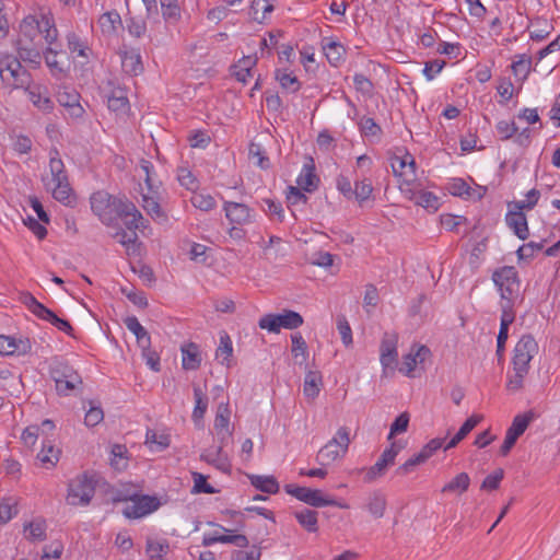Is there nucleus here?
<instances>
[{
    "mask_svg": "<svg viewBox=\"0 0 560 560\" xmlns=\"http://www.w3.org/2000/svg\"><path fill=\"white\" fill-rule=\"evenodd\" d=\"M538 343L532 335L521 337L514 348L513 374L506 383L508 390L515 393L523 388L524 378L530 370V361L538 353Z\"/></svg>",
    "mask_w": 560,
    "mask_h": 560,
    "instance_id": "nucleus-1",
    "label": "nucleus"
},
{
    "mask_svg": "<svg viewBox=\"0 0 560 560\" xmlns=\"http://www.w3.org/2000/svg\"><path fill=\"white\" fill-rule=\"evenodd\" d=\"M501 296V312L514 313V304L520 295L521 281L513 266H503L493 271L491 277Z\"/></svg>",
    "mask_w": 560,
    "mask_h": 560,
    "instance_id": "nucleus-2",
    "label": "nucleus"
},
{
    "mask_svg": "<svg viewBox=\"0 0 560 560\" xmlns=\"http://www.w3.org/2000/svg\"><path fill=\"white\" fill-rule=\"evenodd\" d=\"M127 199L113 197L106 191H96L92 194L90 198L91 209L95 215L104 223L105 225H113L118 219V213L124 212L125 209H131L130 206L126 205Z\"/></svg>",
    "mask_w": 560,
    "mask_h": 560,
    "instance_id": "nucleus-3",
    "label": "nucleus"
},
{
    "mask_svg": "<svg viewBox=\"0 0 560 560\" xmlns=\"http://www.w3.org/2000/svg\"><path fill=\"white\" fill-rule=\"evenodd\" d=\"M49 170L51 174L52 187H50V189L52 197L59 202L69 205L72 199V189L68 180V175L66 173L63 162L60 159L57 149H52L50 151ZM46 186L49 188L50 183L46 184Z\"/></svg>",
    "mask_w": 560,
    "mask_h": 560,
    "instance_id": "nucleus-4",
    "label": "nucleus"
},
{
    "mask_svg": "<svg viewBox=\"0 0 560 560\" xmlns=\"http://www.w3.org/2000/svg\"><path fill=\"white\" fill-rule=\"evenodd\" d=\"M49 375L56 384L57 393L62 396H69L83 384L79 373L62 360L56 359L50 363Z\"/></svg>",
    "mask_w": 560,
    "mask_h": 560,
    "instance_id": "nucleus-5",
    "label": "nucleus"
},
{
    "mask_svg": "<svg viewBox=\"0 0 560 560\" xmlns=\"http://www.w3.org/2000/svg\"><path fill=\"white\" fill-rule=\"evenodd\" d=\"M349 435L350 431L347 427L339 428L334 438L318 451L316 462L322 467H326L343 458L351 442Z\"/></svg>",
    "mask_w": 560,
    "mask_h": 560,
    "instance_id": "nucleus-6",
    "label": "nucleus"
},
{
    "mask_svg": "<svg viewBox=\"0 0 560 560\" xmlns=\"http://www.w3.org/2000/svg\"><path fill=\"white\" fill-rule=\"evenodd\" d=\"M0 77L3 83L15 89H25L31 84V74L21 65L20 59L12 55L0 58Z\"/></svg>",
    "mask_w": 560,
    "mask_h": 560,
    "instance_id": "nucleus-7",
    "label": "nucleus"
},
{
    "mask_svg": "<svg viewBox=\"0 0 560 560\" xmlns=\"http://www.w3.org/2000/svg\"><path fill=\"white\" fill-rule=\"evenodd\" d=\"M19 300L38 318L47 320L59 330L69 336H73V328L71 324L67 319L58 317L52 311L38 302L30 292H21Z\"/></svg>",
    "mask_w": 560,
    "mask_h": 560,
    "instance_id": "nucleus-8",
    "label": "nucleus"
},
{
    "mask_svg": "<svg viewBox=\"0 0 560 560\" xmlns=\"http://www.w3.org/2000/svg\"><path fill=\"white\" fill-rule=\"evenodd\" d=\"M94 481L84 474L69 482L66 500L70 505H88L94 497Z\"/></svg>",
    "mask_w": 560,
    "mask_h": 560,
    "instance_id": "nucleus-9",
    "label": "nucleus"
},
{
    "mask_svg": "<svg viewBox=\"0 0 560 560\" xmlns=\"http://www.w3.org/2000/svg\"><path fill=\"white\" fill-rule=\"evenodd\" d=\"M284 490L288 494H291L295 497L298 500L315 506V508H323V506H338L340 509H347L348 505L343 503H339L335 501L334 499H327L323 497V493L320 490L317 489H311L307 487H300L296 485H285Z\"/></svg>",
    "mask_w": 560,
    "mask_h": 560,
    "instance_id": "nucleus-10",
    "label": "nucleus"
},
{
    "mask_svg": "<svg viewBox=\"0 0 560 560\" xmlns=\"http://www.w3.org/2000/svg\"><path fill=\"white\" fill-rule=\"evenodd\" d=\"M303 324V317L294 311L285 310L282 314H267L259 319V327L270 332H279L281 328L295 329Z\"/></svg>",
    "mask_w": 560,
    "mask_h": 560,
    "instance_id": "nucleus-11",
    "label": "nucleus"
},
{
    "mask_svg": "<svg viewBox=\"0 0 560 560\" xmlns=\"http://www.w3.org/2000/svg\"><path fill=\"white\" fill-rule=\"evenodd\" d=\"M534 419V413L532 411L517 415L508 429L503 444L500 447V454L502 456H506L512 447L515 445L517 439L525 432L532 420Z\"/></svg>",
    "mask_w": 560,
    "mask_h": 560,
    "instance_id": "nucleus-12",
    "label": "nucleus"
},
{
    "mask_svg": "<svg viewBox=\"0 0 560 560\" xmlns=\"http://www.w3.org/2000/svg\"><path fill=\"white\" fill-rule=\"evenodd\" d=\"M231 410L228 404L221 402L218 406L213 429L218 438L219 443L228 444L232 436V430L230 428Z\"/></svg>",
    "mask_w": 560,
    "mask_h": 560,
    "instance_id": "nucleus-13",
    "label": "nucleus"
},
{
    "mask_svg": "<svg viewBox=\"0 0 560 560\" xmlns=\"http://www.w3.org/2000/svg\"><path fill=\"white\" fill-rule=\"evenodd\" d=\"M159 505V501L153 497H136L132 499V504L124 510V515L128 518H140L155 511Z\"/></svg>",
    "mask_w": 560,
    "mask_h": 560,
    "instance_id": "nucleus-14",
    "label": "nucleus"
},
{
    "mask_svg": "<svg viewBox=\"0 0 560 560\" xmlns=\"http://www.w3.org/2000/svg\"><path fill=\"white\" fill-rule=\"evenodd\" d=\"M397 342L396 334L385 332L381 342V364L384 369L393 368L397 363Z\"/></svg>",
    "mask_w": 560,
    "mask_h": 560,
    "instance_id": "nucleus-15",
    "label": "nucleus"
},
{
    "mask_svg": "<svg viewBox=\"0 0 560 560\" xmlns=\"http://www.w3.org/2000/svg\"><path fill=\"white\" fill-rule=\"evenodd\" d=\"M225 217L232 223L247 224L252 222V209L245 203L224 201Z\"/></svg>",
    "mask_w": 560,
    "mask_h": 560,
    "instance_id": "nucleus-16",
    "label": "nucleus"
},
{
    "mask_svg": "<svg viewBox=\"0 0 560 560\" xmlns=\"http://www.w3.org/2000/svg\"><path fill=\"white\" fill-rule=\"evenodd\" d=\"M57 101L65 107L71 118H81L84 109L80 104V95L75 91L62 90L57 94Z\"/></svg>",
    "mask_w": 560,
    "mask_h": 560,
    "instance_id": "nucleus-17",
    "label": "nucleus"
},
{
    "mask_svg": "<svg viewBox=\"0 0 560 560\" xmlns=\"http://www.w3.org/2000/svg\"><path fill=\"white\" fill-rule=\"evenodd\" d=\"M28 94L30 101L33 103L35 107H37L43 113H50L54 109V102L48 96L46 88L40 85L31 84L25 88Z\"/></svg>",
    "mask_w": 560,
    "mask_h": 560,
    "instance_id": "nucleus-18",
    "label": "nucleus"
},
{
    "mask_svg": "<svg viewBox=\"0 0 560 560\" xmlns=\"http://www.w3.org/2000/svg\"><path fill=\"white\" fill-rule=\"evenodd\" d=\"M60 450L55 447L48 439H43L42 450L37 454L36 459L39 465L46 469H50L59 462Z\"/></svg>",
    "mask_w": 560,
    "mask_h": 560,
    "instance_id": "nucleus-19",
    "label": "nucleus"
},
{
    "mask_svg": "<svg viewBox=\"0 0 560 560\" xmlns=\"http://www.w3.org/2000/svg\"><path fill=\"white\" fill-rule=\"evenodd\" d=\"M505 222L520 240L524 241L529 236L527 220L522 211L510 210L505 215Z\"/></svg>",
    "mask_w": 560,
    "mask_h": 560,
    "instance_id": "nucleus-20",
    "label": "nucleus"
},
{
    "mask_svg": "<svg viewBox=\"0 0 560 560\" xmlns=\"http://www.w3.org/2000/svg\"><path fill=\"white\" fill-rule=\"evenodd\" d=\"M392 168L396 176L406 177V180H410L416 175V163L409 154L394 156L392 159Z\"/></svg>",
    "mask_w": 560,
    "mask_h": 560,
    "instance_id": "nucleus-21",
    "label": "nucleus"
},
{
    "mask_svg": "<svg viewBox=\"0 0 560 560\" xmlns=\"http://www.w3.org/2000/svg\"><path fill=\"white\" fill-rule=\"evenodd\" d=\"M322 47L328 62L332 67H338L345 60L346 48L339 42L332 38H324Z\"/></svg>",
    "mask_w": 560,
    "mask_h": 560,
    "instance_id": "nucleus-22",
    "label": "nucleus"
},
{
    "mask_svg": "<svg viewBox=\"0 0 560 560\" xmlns=\"http://www.w3.org/2000/svg\"><path fill=\"white\" fill-rule=\"evenodd\" d=\"M18 59L28 63L33 68L40 66L42 55L37 44H21L16 43Z\"/></svg>",
    "mask_w": 560,
    "mask_h": 560,
    "instance_id": "nucleus-23",
    "label": "nucleus"
},
{
    "mask_svg": "<svg viewBox=\"0 0 560 560\" xmlns=\"http://www.w3.org/2000/svg\"><path fill=\"white\" fill-rule=\"evenodd\" d=\"M121 68L130 75H138L143 71L140 52L136 49L124 50L120 54Z\"/></svg>",
    "mask_w": 560,
    "mask_h": 560,
    "instance_id": "nucleus-24",
    "label": "nucleus"
},
{
    "mask_svg": "<svg viewBox=\"0 0 560 560\" xmlns=\"http://www.w3.org/2000/svg\"><path fill=\"white\" fill-rule=\"evenodd\" d=\"M38 23L37 18L28 15L20 24V36L16 43L21 44H36L35 39L38 37Z\"/></svg>",
    "mask_w": 560,
    "mask_h": 560,
    "instance_id": "nucleus-25",
    "label": "nucleus"
},
{
    "mask_svg": "<svg viewBox=\"0 0 560 560\" xmlns=\"http://www.w3.org/2000/svg\"><path fill=\"white\" fill-rule=\"evenodd\" d=\"M319 183L318 176L315 174V166L313 160L310 164H305L301 174L296 179L298 186L307 192H312L317 189Z\"/></svg>",
    "mask_w": 560,
    "mask_h": 560,
    "instance_id": "nucleus-26",
    "label": "nucleus"
},
{
    "mask_svg": "<svg viewBox=\"0 0 560 560\" xmlns=\"http://www.w3.org/2000/svg\"><path fill=\"white\" fill-rule=\"evenodd\" d=\"M182 364L183 369L194 371L199 369L201 364V357L199 352V348L196 343L189 342L187 345L182 346Z\"/></svg>",
    "mask_w": 560,
    "mask_h": 560,
    "instance_id": "nucleus-27",
    "label": "nucleus"
},
{
    "mask_svg": "<svg viewBox=\"0 0 560 560\" xmlns=\"http://www.w3.org/2000/svg\"><path fill=\"white\" fill-rule=\"evenodd\" d=\"M126 205L133 208V210H131V209L127 210L124 208V212L118 213V218L124 220L126 228L132 232H135V230L144 228V219H143L141 212L128 199L126 200Z\"/></svg>",
    "mask_w": 560,
    "mask_h": 560,
    "instance_id": "nucleus-28",
    "label": "nucleus"
},
{
    "mask_svg": "<svg viewBox=\"0 0 560 560\" xmlns=\"http://www.w3.org/2000/svg\"><path fill=\"white\" fill-rule=\"evenodd\" d=\"M121 25V18L115 10L103 13L98 19V26L103 35L112 36L116 34Z\"/></svg>",
    "mask_w": 560,
    "mask_h": 560,
    "instance_id": "nucleus-29",
    "label": "nucleus"
},
{
    "mask_svg": "<svg viewBox=\"0 0 560 560\" xmlns=\"http://www.w3.org/2000/svg\"><path fill=\"white\" fill-rule=\"evenodd\" d=\"M515 319V313L503 312L501 314L500 330L497 338V354L499 358L503 357L505 342L509 337V327Z\"/></svg>",
    "mask_w": 560,
    "mask_h": 560,
    "instance_id": "nucleus-30",
    "label": "nucleus"
},
{
    "mask_svg": "<svg viewBox=\"0 0 560 560\" xmlns=\"http://www.w3.org/2000/svg\"><path fill=\"white\" fill-rule=\"evenodd\" d=\"M273 10V0H253L249 15L255 22L262 23Z\"/></svg>",
    "mask_w": 560,
    "mask_h": 560,
    "instance_id": "nucleus-31",
    "label": "nucleus"
},
{
    "mask_svg": "<svg viewBox=\"0 0 560 560\" xmlns=\"http://www.w3.org/2000/svg\"><path fill=\"white\" fill-rule=\"evenodd\" d=\"M481 415H472L469 417L463 425L459 428L458 432L453 436V439L445 445L444 450H451L455 447L462 440H464L474 429L475 427L482 420Z\"/></svg>",
    "mask_w": 560,
    "mask_h": 560,
    "instance_id": "nucleus-32",
    "label": "nucleus"
},
{
    "mask_svg": "<svg viewBox=\"0 0 560 560\" xmlns=\"http://www.w3.org/2000/svg\"><path fill=\"white\" fill-rule=\"evenodd\" d=\"M409 199L428 210L436 211L439 209V198L431 191L423 189L411 191Z\"/></svg>",
    "mask_w": 560,
    "mask_h": 560,
    "instance_id": "nucleus-33",
    "label": "nucleus"
},
{
    "mask_svg": "<svg viewBox=\"0 0 560 560\" xmlns=\"http://www.w3.org/2000/svg\"><path fill=\"white\" fill-rule=\"evenodd\" d=\"M38 23V33L43 35L45 42L48 45H54L58 37V31L55 27V23L52 18L47 14H40V18L37 19Z\"/></svg>",
    "mask_w": 560,
    "mask_h": 560,
    "instance_id": "nucleus-34",
    "label": "nucleus"
},
{
    "mask_svg": "<svg viewBox=\"0 0 560 560\" xmlns=\"http://www.w3.org/2000/svg\"><path fill=\"white\" fill-rule=\"evenodd\" d=\"M470 485V478L467 472L456 475L450 482H447L441 490L442 493H456L462 494L466 492Z\"/></svg>",
    "mask_w": 560,
    "mask_h": 560,
    "instance_id": "nucleus-35",
    "label": "nucleus"
},
{
    "mask_svg": "<svg viewBox=\"0 0 560 560\" xmlns=\"http://www.w3.org/2000/svg\"><path fill=\"white\" fill-rule=\"evenodd\" d=\"M386 498L380 491H374L368 499L366 509L375 518L384 516L386 510Z\"/></svg>",
    "mask_w": 560,
    "mask_h": 560,
    "instance_id": "nucleus-36",
    "label": "nucleus"
},
{
    "mask_svg": "<svg viewBox=\"0 0 560 560\" xmlns=\"http://www.w3.org/2000/svg\"><path fill=\"white\" fill-rule=\"evenodd\" d=\"M170 545L168 542L163 540H155L149 538L147 540L145 552L149 557V560H164V556L168 552Z\"/></svg>",
    "mask_w": 560,
    "mask_h": 560,
    "instance_id": "nucleus-37",
    "label": "nucleus"
},
{
    "mask_svg": "<svg viewBox=\"0 0 560 560\" xmlns=\"http://www.w3.org/2000/svg\"><path fill=\"white\" fill-rule=\"evenodd\" d=\"M108 108L113 112L126 113L129 106L127 93L124 89H114L107 100Z\"/></svg>",
    "mask_w": 560,
    "mask_h": 560,
    "instance_id": "nucleus-38",
    "label": "nucleus"
},
{
    "mask_svg": "<svg viewBox=\"0 0 560 560\" xmlns=\"http://www.w3.org/2000/svg\"><path fill=\"white\" fill-rule=\"evenodd\" d=\"M322 385V375L317 371H310L305 375L303 392L307 398L314 399L318 396Z\"/></svg>",
    "mask_w": 560,
    "mask_h": 560,
    "instance_id": "nucleus-39",
    "label": "nucleus"
},
{
    "mask_svg": "<svg viewBox=\"0 0 560 560\" xmlns=\"http://www.w3.org/2000/svg\"><path fill=\"white\" fill-rule=\"evenodd\" d=\"M294 516L299 524L310 533H316L318 530L317 525V512L310 509H303L296 511Z\"/></svg>",
    "mask_w": 560,
    "mask_h": 560,
    "instance_id": "nucleus-40",
    "label": "nucleus"
},
{
    "mask_svg": "<svg viewBox=\"0 0 560 560\" xmlns=\"http://www.w3.org/2000/svg\"><path fill=\"white\" fill-rule=\"evenodd\" d=\"M250 483L261 492L275 494L279 491V483L272 476L253 475Z\"/></svg>",
    "mask_w": 560,
    "mask_h": 560,
    "instance_id": "nucleus-41",
    "label": "nucleus"
},
{
    "mask_svg": "<svg viewBox=\"0 0 560 560\" xmlns=\"http://www.w3.org/2000/svg\"><path fill=\"white\" fill-rule=\"evenodd\" d=\"M194 398H195V408L192 411V420L197 423L201 421L205 417V413L208 408V397L202 392V389L195 385L194 386Z\"/></svg>",
    "mask_w": 560,
    "mask_h": 560,
    "instance_id": "nucleus-42",
    "label": "nucleus"
},
{
    "mask_svg": "<svg viewBox=\"0 0 560 560\" xmlns=\"http://www.w3.org/2000/svg\"><path fill=\"white\" fill-rule=\"evenodd\" d=\"M515 58H516V60H514L511 66L513 74L520 81H524L530 72L532 57L523 54V55H517Z\"/></svg>",
    "mask_w": 560,
    "mask_h": 560,
    "instance_id": "nucleus-43",
    "label": "nucleus"
},
{
    "mask_svg": "<svg viewBox=\"0 0 560 560\" xmlns=\"http://www.w3.org/2000/svg\"><path fill=\"white\" fill-rule=\"evenodd\" d=\"M141 206L153 220H166V217L154 196L143 194Z\"/></svg>",
    "mask_w": 560,
    "mask_h": 560,
    "instance_id": "nucleus-44",
    "label": "nucleus"
},
{
    "mask_svg": "<svg viewBox=\"0 0 560 560\" xmlns=\"http://www.w3.org/2000/svg\"><path fill=\"white\" fill-rule=\"evenodd\" d=\"M46 528L44 520H34L24 527V530L28 533L26 538L31 541H43L46 539Z\"/></svg>",
    "mask_w": 560,
    "mask_h": 560,
    "instance_id": "nucleus-45",
    "label": "nucleus"
},
{
    "mask_svg": "<svg viewBox=\"0 0 560 560\" xmlns=\"http://www.w3.org/2000/svg\"><path fill=\"white\" fill-rule=\"evenodd\" d=\"M277 81L280 83L283 90H287L291 93H295L301 89V83L292 72H287L280 69H277L275 72Z\"/></svg>",
    "mask_w": 560,
    "mask_h": 560,
    "instance_id": "nucleus-46",
    "label": "nucleus"
},
{
    "mask_svg": "<svg viewBox=\"0 0 560 560\" xmlns=\"http://www.w3.org/2000/svg\"><path fill=\"white\" fill-rule=\"evenodd\" d=\"M163 19L168 23H176L179 21L180 8L177 0H160Z\"/></svg>",
    "mask_w": 560,
    "mask_h": 560,
    "instance_id": "nucleus-47",
    "label": "nucleus"
},
{
    "mask_svg": "<svg viewBox=\"0 0 560 560\" xmlns=\"http://www.w3.org/2000/svg\"><path fill=\"white\" fill-rule=\"evenodd\" d=\"M127 447L122 444H114L110 450V465L116 470H122L128 465L126 456Z\"/></svg>",
    "mask_w": 560,
    "mask_h": 560,
    "instance_id": "nucleus-48",
    "label": "nucleus"
},
{
    "mask_svg": "<svg viewBox=\"0 0 560 560\" xmlns=\"http://www.w3.org/2000/svg\"><path fill=\"white\" fill-rule=\"evenodd\" d=\"M58 54L59 51L54 48L52 45H48L44 51L45 62L54 75L62 74L65 72L62 65L57 60Z\"/></svg>",
    "mask_w": 560,
    "mask_h": 560,
    "instance_id": "nucleus-49",
    "label": "nucleus"
},
{
    "mask_svg": "<svg viewBox=\"0 0 560 560\" xmlns=\"http://www.w3.org/2000/svg\"><path fill=\"white\" fill-rule=\"evenodd\" d=\"M249 156L255 160L254 164L261 170H267L270 167V160L259 143H250Z\"/></svg>",
    "mask_w": 560,
    "mask_h": 560,
    "instance_id": "nucleus-50",
    "label": "nucleus"
},
{
    "mask_svg": "<svg viewBox=\"0 0 560 560\" xmlns=\"http://www.w3.org/2000/svg\"><path fill=\"white\" fill-rule=\"evenodd\" d=\"M139 171L141 172L139 176H144V182L148 186L149 192H155L158 185L153 178V164L150 161L142 159L139 163Z\"/></svg>",
    "mask_w": 560,
    "mask_h": 560,
    "instance_id": "nucleus-51",
    "label": "nucleus"
},
{
    "mask_svg": "<svg viewBox=\"0 0 560 560\" xmlns=\"http://www.w3.org/2000/svg\"><path fill=\"white\" fill-rule=\"evenodd\" d=\"M192 480H194V487L192 492L194 493H207V494H213L218 491L207 482V477L200 472H191Z\"/></svg>",
    "mask_w": 560,
    "mask_h": 560,
    "instance_id": "nucleus-52",
    "label": "nucleus"
},
{
    "mask_svg": "<svg viewBox=\"0 0 560 560\" xmlns=\"http://www.w3.org/2000/svg\"><path fill=\"white\" fill-rule=\"evenodd\" d=\"M373 191L372 183L370 179H363L355 182V188L353 189V197L359 201L363 202L368 200Z\"/></svg>",
    "mask_w": 560,
    "mask_h": 560,
    "instance_id": "nucleus-53",
    "label": "nucleus"
},
{
    "mask_svg": "<svg viewBox=\"0 0 560 560\" xmlns=\"http://www.w3.org/2000/svg\"><path fill=\"white\" fill-rule=\"evenodd\" d=\"M387 468L388 466L378 458L377 462L365 471L363 480L368 483L373 482L377 478L384 476Z\"/></svg>",
    "mask_w": 560,
    "mask_h": 560,
    "instance_id": "nucleus-54",
    "label": "nucleus"
},
{
    "mask_svg": "<svg viewBox=\"0 0 560 560\" xmlns=\"http://www.w3.org/2000/svg\"><path fill=\"white\" fill-rule=\"evenodd\" d=\"M409 424V415L407 412L400 413L392 423L390 431L387 436L392 440L396 434H400L407 431Z\"/></svg>",
    "mask_w": 560,
    "mask_h": 560,
    "instance_id": "nucleus-55",
    "label": "nucleus"
},
{
    "mask_svg": "<svg viewBox=\"0 0 560 560\" xmlns=\"http://www.w3.org/2000/svg\"><path fill=\"white\" fill-rule=\"evenodd\" d=\"M233 348H232V341L231 338L226 332L221 335L220 337V346L217 349V358H223L222 363H225L229 361L230 357L232 355Z\"/></svg>",
    "mask_w": 560,
    "mask_h": 560,
    "instance_id": "nucleus-56",
    "label": "nucleus"
},
{
    "mask_svg": "<svg viewBox=\"0 0 560 560\" xmlns=\"http://www.w3.org/2000/svg\"><path fill=\"white\" fill-rule=\"evenodd\" d=\"M127 30L131 36L140 38L147 32V24L142 19L130 18L127 20Z\"/></svg>",
    "mask_w": 560,
    "mask_h": 560,
    "instance_id": "nucleus-57",
    "label": "nucleus"
},
{
    "mask_svg": "<svg viewBox=\"0 0 560 560\" xmlns=\"http://www.w3.org/2000/svg\"><path fill=\"white\" fill-rule=\"evenodd\" d=\"M177 178L179 184L188 190H195L198 187V182L192 173L185 167L178 170Z\"/></svg>",
    "mask_w": 560,
    "mask_h": 560,
    "instance_id": "nucleus-58",
    "label": "nucleus"
},
{
    "mask_svg": "<svg viewBox=\"0 0 560 560\" xmlns=\"http://www.w3.org/2000/svg\"><path fill=\"white\" fill-rule=\"evenodd\" d=\"M191 203L196 208L203 210V211L212 210L217 206V202L212 196L203 195V194L195 195L191 198Z\"/></svg>",
    "mask_w": 560,
    "mask_h": 560,
    "instance_id": "nucleus-59",
    "label": "nucleus"
},
{
    "mask_svg": "<svg viewBox=\"0 0 560 560\" xmlns=\"http://www.w3.org/2000/svg\"><path fill=\"white\" fill-rule=\"evenodd\" d=\"M504 477V471L502 468H498L494 470L491 475L487 476L482 483L481 489L482 490H495L499 488L501 480Z\"/></svg>",
    "mask_w": 560,
    "mask_h": 560,
    "instance_id": "nucleus-60",
    "label": "nucleus"
},
{
    "mask_svg": "<svg viewBox=\"0 0 560 560\" xmlns=\"http://www.w3.org/2000/svg\"><path fill=\"white\" fill-rule=\"evenodd\" d=\"M337 328L343 345L347 347L350 346L352 343V330L345 316H338Z\"/></svg>",
    "mask_w": 560,
    "mask_h": 560,
    "instance_id": "nucleus-61",
    "label": "nucleus"
},
{
    "mask_svg": "<svg viewBox=\"0 0 560 560\" xmlns=\"http://www.w3.org/2000/svg\"><path fill=\"white\" fill-rule=\"evenodd\" d=\"M354 88L363 95H371L373 92V83L362 73H355L353 77Z\"/></svg>",
    "mask_w": 560,
    "mask_h": 560,
    "instance_id": "nucleus-62",
    "label": "nucleus"
},
{
    "mask_svg": "<svg viewBox=\"0 0 560 560\" xmlns=\"http://www.w3.org/2000/svg\"><path fill=\"white\" fill-rule=\"evenodd\" d=\"M360 130L366 137H375L381 133V127L374 121L373 118L363 117L360 121Z\"/></svg>",
    "mask_w": 560,
    "mask_h": 560,
    "instance_id": "nucleus-63",
    "label": "nucleus"
},
{
    "mask_svg": "<svg viewBox=\"0 0 560 560\" xmlns=\"http://www.w3.org/2000/svg\"><path fill=\"white\" fill-rule=\"evenodd\" d=\"M517 130L518 128L514 121L501 120L497 124V131L502 140L512 138Z\"/></svg>",
    "mask_w": 560,
    "mask_h": 560,
    "instance_id": "nucleus-64",
    "label": "nucleus"
}]
</instances>
